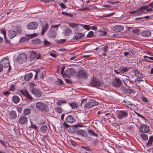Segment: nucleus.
Instances as JSON below:
<instances>
[{
	"label": "nucleus",
	"instance_id": "nucleus-62",
	"mask_svg": "<svg viewBox=\"0 0 153 153\" xmlns=\"http://www.w3.org/2000/svg\"><path fill=\"white\" fill-rule=\"evenodd\" d=\"M100 34L101 35H105L106 33H107V32H106L105 31H100Z\"/></svg>",
	"mask_w": 153,
	"mask_h": 153
},
{
	"label": "nucleus",
	"instance_id": "nucleus-31",
	"mask_svg": "<svg viewBox=\"0 0 153 153\" xmlns=\"http://www.w3.org/2000/svg\"><path fill=\"white\" fill-rule=\"evenodd\" d=\"M68 104L70 105L72 109L77 108L78 107V104L76 103L72 102L69 103Z\"/></svg>",
	"mask_w": 153,
	"mask_h": 153
},
{
	"label": "nucleus",
	"instance_id": "nucleus-1",
	"mask_svg": "<svg viewBox=\"0 0 153 153\" xmlns=\"http://www.w3.org/2000/svg\"><path fill=\"white\" fill-rule=\"evenodd\" d=\"M86 99H83L81 103V105L82 106L84 103H85L84 105L85 110L88 109L89 108L92 107L97 105L98 104V102L95 100L91 99L87 103L85 104L87 102Z\"/></svg>",
	"mask_w": 153,
	"mask_h": 153
},
{
	"label": "nucleus",
	"instance_id": "nucleus-32",
	"mask_svg": "<svg viewBox=\"0 0 153 153\" xmlns=\"http://www.w3.org/2000/svg\"><path fill=\"white\" fill-rule=\"evenodd\" d=\"M66 103L67 102L66 101L64 100H60L56 102V104L58 106H60L64 104H66Z\"/></svg>",
	"mask_w": 153,
	"mask_h": 153
},
{
	"label": "nucleus",
	"instance_id": "nucleus-10",
	"mask_svg": "<svg viewBox=\"0 0 153 153\" xmlns=\"http://www.w3.org/2000/svg\"><path fill=\"white\" fill-rule=\"evenodd\" d=\"M38 26V25L37 23L33 22L29 23L27 25V27L30 30H34Z\"/></svg>",
	"mask_w": 153,
	"mask_h": 153
},
{
	"label": "nucleus",
	"instance_id": "nucleus-64",
	"mask_svg": "<svg viewBox=\"0 0 153 153\" xmlns=\"http://www.w3.org/2000/svg\"><path fill=\"white\" fill-rule=\"evenodd\" d=\"M142 78H137V81L138 83H140L141 81H143V80L142 79Z\"/></svg>",
	"mask_w": 153,
	"mask_h": 153
},
{
	"label": "nucleus",
	"instance_id": "nucleus-52",
	"mask_svg": "<svg viewBox=\"0 0 153 153\" xmlns=\"http://www.w3.org/2000/svg\"><path fill=\"white\" fill-rule=\"evenodd\" d=\"M62 13L63 14H65L67 16H69L70 17H72L73 16V15L71 14H70L67 13H65L63 11L62 12Z\"/></svg>",
	"mask_w": 153,
	"mask_h": 153
},
{
	"label": "nucleus",
	"instance_id": "nucleus-33",
	"mask_svg": "<svg viewBox=\"0 0 153 153\" xmlns=\"http://www.w3.org/2000/svg\"><path fill=\"white\" fill-rule=\"evenodd\" d=\"M153 141V136H152L150 137L149 138V140L146 144L147 145H148L149 146H151L152 143Z\"/></svg>",
	"mask_w": 153,
	"mask_h": 153
},
{
	"label": "nucleus",
	"instance_id": "nucleus-59",
	"mask_svg": "<svg viewBox=\"0 0 153 153\" xmlns=\"http://www.w3.org/2000/svg\"><path fill=\"white\" fill-rule=\"evenodd\" d=\"M77 128V126L76 125H74L72 127H71L70 128L72 129L73 131H75L76 129Z\"/></svg>",
	"mask_w": 153,
	"mask_h": 153
},
{
	"label": "nucleus",
	"instance_id": "nucleus-40",
	"mask_svg": "<svg viewBox=\"0 0 153 153\" xmlns=\"http://www.w3.org/2000/svg\"><path fill=\"white\" fill-rule=\"evenodd\" d=\"M55 111L57 113H61L62 112V109L60 107H56L55 108Z\"/></svg>",
	"mask_w": 153,
	"mask_h": 153
},
{
	"label": "nucleus",
	"instance_id": "nucleus-17",
	"mask_svg": "<svg viewBox=\"0 0 153 153\" xmlns=\"http://www.w3.org/2000/svg\"><path fill=\"white\" fill-rule=\"evenodd\" d=\"M18 59L19 61L25 62L27 60L26 55L25 53H22L19 55Z\"/></svg>",
	"mask_w": 153,
	"mask_h": 153
},
{
	"label": "nucleus",
	"instance_id": "nucleus-36",
	"mask_svg": "<svg viewBox=\"0 0 153 153\" xmlns=\"http://www.w3.org/2000/svg\"><path fill=\"white\" fill-rule=\"evenodd\" d=\"M23 112L25 115H27L29 114L30 113L31 111L30 109L27 108L25 109Z\"/></svg>",
	"mask_w": 153,
	"mask_h": 153
},
{
	"label": "nucleus",
	"instance_id": "nucleus-11",
	"mask_svg": "<svg viewBox=\"0 0 153 153\" xmlns=\"http://www.w3.org/2000/svg\"><path fill=\"white\" fill-rule=\"evenodd\" d=\"M85 36V34L81 33L75 32L73 36L74 40H78L81 39Z\"/></svg>",
	"mask_w": 153,
	"mask_h": 153
},
{
	"label": "nucleus",
	"instance_id": "nucleus-7",
	"mask_svg": "<svg viewBox=\"0 0 153 153\" xmlns=\"http://www.w3.org/2000/svg\"><path fill=\"white\" fill-rule=\"evenodd\" d=\"M91 85L93 87H97L102 86V84L100 82V80L98 79L94 78L91 83Z\"/></svg>",
	"mask_w": 153,
	"mask_h": 153
},
{
	"label": "nucleus",
	"instance_id": "nucleus-58",
	"mask_svg": "<svg viewBox=\"0 0 153 153\" xmlns=\"http://www.w3.org/2000/svg\"><path fill=\"white\" fill-rule=\"evenodd\" d=\"M65 81L66 82L68 83H71L72 82V81L68 79H65Z\"/></svg>",
	"mask_w": 153,
	"mask_h": 153
},
{
	"label": "nucleus",
	"instance_id": "nucleus-28",
	"mask_svg": "<svg viewBox=\"0 0 153 153\" xmlns=\"http://www.w3.org/2000/svg\"><path fill=\"white\" fill-rule=\"evenodd\" d=\"M10 117L11 119L16 118L17 116L15 111H12L10 112Z\"/></svg>",
	"mask_w": 153,
	"mask_h": 153
},
{
	"label": "nucleus",
	"instance_id": "nucleus-30",
	"mask_svg": "<svg viewBox=\"0 0 153 153\" xmlns=\"http://www.w3.org/2000/svg\"><path fill=\"white\" fill-rule=\"evenodd\" d=\"M19 98L18 96L14 95L13 96V101L15 103H17L19 101Z\"/></svg>",
	"mask_w": 153,
	"mask_h": 153
},
{
	"label": "nucleus",
	"instance_id": "nucleus-60",
	"mask_svg": "<svg viewBox=\"0 0 153 153\" xmlns=\"http://www.w3.org/2000/svg\"><path fill=\"white\" fill-rule=\"evenodd\" d=\"M82 148L83 149L87 151H89L90 150V148L88 146H82Z\"/></svg>",
	"mask_w": 153,
	"mask_h": 153
},
{
	"label": "nucleus",
	"instance_id": "nucleus-24",
	"mask_svg": "<svg viewBox=\"0 0 153 153\" xmlns=\"http://www.w3.org/2000/svg\"><path fill=\"white\" fill-rule=\"evenodd\" d=\"M33 74L32 73H27L26 74L24 77V79L26 81H29L32 77Z\"/></svg>",
	"mask_w": 153,
	"mask_h": 153
},
{
	"label": "nucleus",
	"instance_id": "nucleus-50",
	"mask_svg": "<svg viewBox=\"0 0 153 153\" xmlns=\"http://www.w3.org/2000/svg\"><path fill=\"white\" fill-rule=\"evenodd\" d=\"M79 10L82 11V12H84V11H87L90 10V9L88 7H84L82 9H79Z\"/></svg>",
	"mask_w": 153,
	"mask_h": 153
},
{
	"label": "nucleus",
	"instance_id": "nucleus-42",
	"mask_svg": "<svg viewBox=\"0 0 153 153\" xmlns=\"http://www.w3.org/2000/svg\"><path fill=\"white\" fill-rule=\"evenodd\" d=\"M129 13L130 14H134L137 15H138L140 13L139 12L138 9L133 11H130Z\"/></svg>",
	"mask_w": 153,
	"mask_h": 153
},
{
	"label": "nucleus",
	"instance_id": "nucleus-51",
	"mask_svg": "<svg viewBox=\"0 0 153 153\" xmlns=\"http://www.w3.org/2000/svg\"><path fill=\"white\" fill-rule=\"evenodd\" d=\"M133 71L136 76H137V75H138V74L140 73L139 71H138L137 69H136L135 68H134V69L133 70Z\"/></svg>",
	"mask_w": 153,
	"mask_h": 153
},
{
	"label": "nucleus",
	"instance_id": "nucleus-21",
	"mask_svg": "<svg viewBox=\"0 0 153 153\" xmlns=\"http://www.w3.org/2000/svg\"><path fill=\"white\" fill-rule=\"evenodd\" d=\"M76 134L78 135H82V136L86 137L88 134L86 131L83 130H79L76 132Z\"/></svg>",
	"mask_w": 153,
	"mask_h": 153
},
{
	"label": "nucleus",
	"instance_id": "nucleus-15",
	"mask_svg": "<svg viewBox=\"0 0 153 153\" xmlns=\"http://www.w3.org/2000/svg\"><path fill=\"white\" fill-rule=\"evenodd\" d=\"M113 85L115 87H119L121 84V82L119 78H115L113 81Z\"/></svg>",
	"mask_w": 153,
	"mask_h": 153
},
{
	"label": "nucleus",
	"instance_id": "nucleus-20",
	"mask_svg": "<svg viewBox=\"0 0 153 153\" xmlns=\"http://www.w3.org/2000/svg\"><path fill=\"white\" fill-rule=\"evenodd\" d=\"M124 27L122 26L119 25L114 26L113 28V30L117 32H119L122 31L124 30Z\"/></svg>",
	"mask_w": 153,
	"mask_h": 153
},
{
	"label": "nucleus",
	"instance_id": "nucleus-41",
	"mask_svg": "<svg viewBox=\"0 0 153 153\" xmlns=\"http://www.w3.org/2000/svg\"><path fill=\"white\" fill-rule=\"evenodd\" d=\"M68 25L69 26L72 28H74L77 26L80 25V24H77L74 23H70L68 24Z\"/></svg>",
	"mask_w": 153,
	"mask_h": 153
},
{
	"label": "nucleus",
	"instance_id": "nucleus-27",
	"mask_svg": "<svg viewBox=\"0 0 153 153\" xmlns=\"http://www.w3.org/2000/svg\"><path fill=\"white\" fill-rule=\"evenodd\" d=\"M41 132L43 133H46L48 130V127L46 125H43L40 128Z\"/></svg>",
	"mask_w": 153,
	"mask_h": 153
},
{
	"label": "nucleus",
	"instance_id": "nucleus-6",
	"mask_svg": "<svg viewBox=\"0 0 153 153\" xmlns=\"http://www.w3.org/2000/svg\"><path fill=\"white\" fill-rule=\"evenodd\" d=\"M1 65L4 68H7L9 67V70H10V68H11L10 66V62L8 58L5 57L3 58L1 61Z\"/></svg>",
	"mask_w": 153,
	"mask_h": 153
},
{
	"label": "nucleus",
	"instance_id": "nucleus-34",
	"mask_svg": "<svg viewBox=\"0 0 153 153\" xmlns=\"http://www.w3.org/2000/svg\"><path fill=\"white\" fill-rule=\"evenodd\" d=\"M88 133L91 135H92L94 136L97 137V135L96 134L95 132L92 130L88 129Z\"/></svg>",
	"mask_w": 153,
	"mask_h": 153
},
{
	"label": "nucleus",
	"instance_id": "nucleus-44",
	"mask_svg": "<svg viewBox=\"0 0 153 153\" xmlns=\"http://www.w3.org/2000/svg\"><path fill=\"white\" fill-rule=\"evenodd\" d=\"M132 90L129 89H126L124 93L126 94H129L132 92Z\"/></svg>",
	"mask_w": 153,
	"mask_h": 153
},
{
	"label": "nucleus",
	"instance_id": "nucleus-29",
	"mask_svg": "<svg viewBox=\"0 0 153 153\" xmlns=\"http://www.w3.org/2000/svg\"><path fill=\"white\" fill-rule=\"evenodd\" d=\"M48 24H47V23H46L45 25L43 26L42 29V32L41 33L42 35L44 34L48 29Z\"/></svg>",
	"mask_w": 153,
	"mask_h": 153
},
{
	"label": "nucleus",
	"instance_id": "nucleus-13",
	"mask_svg": "<svg viewBox=\"0 0 153 153\" xmlns=\"http://www.w3.org/2000/svg\"><path fill=\"white\" fill-rule=\"evenodd\" d=\"M36 105L37 108L42 111L44 110L46 107L45 104L41 102H38L36 103Z\"/></svg>",
	"mask_w": 153,
	"mask_h": 153
},
{
	"label": "nucleus",
	"instance_id": "nucleus-38",
	"mask_svg": "<svg viewBox=\"0 0 153 153\" xmlns=\"http://www.w3.org/2000/svg\"><path fill=\"white\" fill-rule=\"evenodd\" d=\"M141 137L145 140H147L148 139L147 135L145 134H140Z\"/></svg>",
	"mask_w": 153,
	"mask_h": 153
},
{
	"label": "nucleus",
	"instance_id": "nucleus-55",
	"mask_svg": "<svg viewBox=\"0 0 153 153\" xmlns=\"http://www.w3.org/2000/svg\"><path fill=\"white\" fill-rule=\"evenodd\" d=\"M0 143L4 146L6 147V146L5 145V142L3 140H2L0 139Z\"/></svg>",
	"mask_w": 153,
	"mask_h": 153
},
{
	"label": "nucleus",
	"instance_id": "nucleus-46",
	"mask_svg": "<svg viewBox=\"0 0 153 153\" xmlns=\"http://www.w3.org/2000/svg\"><path fill=\"white\" fill-rule=\"evenodd\" d=\"M135 113L138 115V116L140 117L144 120H145V122H146V121L147 120L144 116L136 112L135 111Z\"/></svg>",
	"mask_w": 153,
	"mask_h": 153
},
{
	"label": "nucleus",
	"instance_id": "nucleus-18",
	"mask_svg": "<svg viewBox=\"0 0 153 153\" xmlns=\"http://www.w3.org/2000/svg\"><path fill=\"white\" fill-rule=\"evenodd\" d=\"M75 119L71 115H68L66 118V122L70 123L74 122Z\"/></svg>",
	"mask_w": 153,
	"mask_h": 153
},
{
	"label": "nucleus",
	"instance_id": "nucleus-61",
	"mask_svg": "<svg viewBox=\"0 0 153 153\" xmlns=\"http://www.w3.org/2000/svg\"><path fill=\"white\" fill-rule=\"evenodd\" d=\"M60 6H61V7L63 9H65L66 8V6L63 3H61L60 4Z\"/></svg>",
	"mask_w": 153,
	"mask_h": 153
},
{
	"label": "nucleus",
	"instance_id": "nucleus-54",
	"mask_svg": "<svg viewBox=\"0 0 153 153\" xmlns=\"http://www.w3.org/2000/svg\"><path fill=\"white\" fill-rule=\"evenodd\" d=\"M126 89V88L125 87L122 86L121 87L120 91L122 93H124Z\"/></svg>",
	"mask_w": 153,
	"mask_h": 153
},
{
	"label": "nucleus",
	"instance_id": "nucleus-19",
	"mask_svg": "<svg viewBox=\"0 0 153 153\" xmlns=\"http://www.w3.org/2000/svg\"><path fill=\"white\" fill-rule=\"evenodd\" d=\"M21 92L22 94L25 96L28 100H31L33 99L27 90H21Z\"/></svg>",
	"mask_w": 153,
	"mask_h": 153
},
{
	"label": "nucleus",
	"instance_id": "nucleus-53",
	"mask_svg": "<svg viewBox=\"0 0 153 153\" xmlns=\"http://www.w3.org/2000/svg\"><path fill=\"white\" fill-rule=\"evenodd\" d=\"M140 30L138 29H136L132 30L133 32L135 34H137L140 32Z\"/></svg>",
	"mask_w": 153,
	"mask_h": 153
},
{
	"label": "nucleus",
	"instance_id": "nucleus-14",
	"mask_svg": "<svg viewBox=\"0 0 153 153\" xmlns=\"http://www.w3.org/2000/svg\"><path fill=\"white\" fill-rule=\"evenodd\" d=\"M72 30L68 27H66L64 30L62 34L65 36H69L71 34Z\"/></svg>",
	"mask_w": 153,
	"mask_h": 153
},
{
	"label": "nucleus",
	"instance_id": "nucleus-56",
	"mask_svg": "<svg viewBox=\"0 0 153 153\" xmlns=\"http://www.w3.org/2000/svg\"><path fill=\"white\" fill-rule=\"evenodd\" d=\"M115 14L114 13H110V14H107L104 17H109L111 16H112L113 15Z\"/></svg>",
	"mask_w": 153,
	"mask_h": 153
},
{
	"label": "nucleus",
	"instance_id": "nucleus-16",
	"mask_svg": "<svg viewBox=\"0 0 153 153\" xmlns=\"http://www.w3.org/2000/svg\"><path fill=\"white\" fill-rule=\"evenodd\" d=\"M140 130L141 132L148 133L149 131V127L144 124L141 125Z\"/></svg>",
	"mask_w": 153,
	"mask_h": 153
},
{
	"label": "nucleus",
	"instance_id": "nucleus-26",
	"mask_svg": "<svg viewBox=\"0 0 153 153\" xmlns=\"http://www.w3.org/2000/svg\"><path fill=\"white\" fill-rule=\"evenodd\" d=\"M27 37H25L26 40H27L30 39L34 37H36L37 36V34L36 33H33V34H29L26 35Z\"/></svg>",
	"mask_w": 153,
	"mask_h": 153
},
{
	"label": "nucleus",
	"instance_id": "nucleus-63",
	"mask_svg": "<svg viewBox=\"0 0 153 153\" xmlns=\"http://www.w3.org/2000/svg\"><path fill=\"white\" fill-rule=\"evenodd\" d=\"M108 47V46L107 45H106L103 47V49L104 52H106L108 51L107 50Z\"/></svg>",
	"mask_w": 153,
	"mask_h": 153
},
{
	"label": "nucleus",
	"instance_id": "nucleus-45",
	"mask_svg": "<svg viewBox=\"0 0 153 153\" xmlns=\"http://www.w3.org/2000/svg\"><path fill=\"white\" fill-rule=\"evenodd\" d=\"M66 41L65 39H60L56 41L57 43L60 44L64 43Z\"/></svg>",
	"mask_w": 153,
	"mask_h": 153
},
{
	"label": "nucleus",
	"instance_id": "nucleus-23",
	"mask_svg": "<svg viewBox=\"0 0 153 153\" xmlns=\"http://www.w3.org/2000/svg\"><path fill=\"white\" fill-rule=\"evenodd\" d=\"M141 35L144 37H149L150 36L151 33L148 30H144L141 33Z\"/></svg>",
	"mask_w": 153,
	"mask_h": 153
},
{
	"label": "nucleus",
	"instance_id": "nucleus-8",
	"mask_svg": "<svg viewBox=\"0 0 153 153\" xmlns=\"http://www.w3.org/2000/svg\"><path fill=\"white\" fill-rule=\"evenodd\" d=\"M30 92L37 97H39L42 95L41 91L37 88H31L30 89Z\"/></svg>",
	"mask_w": 153,
	"mask_h": 153
},
{
	"label": "nucleus",
	"instance_id": "nucleus-22",
	"mask_svg": "<svg viewBox=\"0 0 153 153\" xmlns=\"http://www.w3.org/2000/svg\"><path fill=\"white\" fill-rule=\"evenodd\" d=\"M8 35L9 37L11 38L12 39L15 36L16 33V31H13L12 30H8Z\"/></svg>",
	"mask_w": 153,
	"mask_h": 153
},
{
	"label": "nucleus",
	"instance_id": "nucleus-2",
	"mask_svg": "<svg viewBox=\"0 0 153 153\" xmlns=\"http://www.w3.org/2000/svg\"><path fill=\"white\" fill-rule=\"evenodd\" d=\"M60 24L52 25L48 32V36L50 38H55L57 34L56 32L58 30Z\"/></svg>",
	"mask_w": 153,
	"mask_h": 153
},
{
	"label": "nucleus",
	"instance_id": "nucleus-49",
	"mask_svg": "<svg viewBox=\"0 0 153 153\" xmlns=\"http://www.w3.org/2000/svg\"><path fill=\"white\" fill-rule=\"evenodd\" d=\"M93 36V32L92 31H90L87 35V36L88 37H91Z\"/></svg>",
	"mask_w": 153,
	"mask_h": 153
},
{
	"label": "nucleus",
	"instance_id": "nucleus-37",
	"mask_svg": "<svg viewBox=\"0 0 153 153\" xmlns=\"http://www.w3.org/2000/svg\"><path fill=\"white\" fill-rule=\"evenodd\" d=\"M80 25L81 27H82L84 29L87 30H89V29L90 28V26L89 25L80 24Z\"/></svg>",
	"mask_w": 153,
	"mask_h": 153
},
{
	"label": "nucleus",
	"instance_id": "nucleus-48",
	"mask_svg": "<svg viewBox=\"0 0 153 153\" xmlns=\"http://www.w3.org/2000/svg\"><path fill=\"white\" fill-rule=\"evenodd\" d=\"M146 6L147 7V8H146V11L147 12H149L151 11H152L153 10L152 9V8L149 6V5H146Z\"/></svg>",
	"mask_w": 153,
	"mask_h": 153
},
{
	"label": "nucleus",
	"instance_id": "nucleus-35",
	"mask_svg": "<svg viewBox=\"0 0 153 153\" xmlns=\"http://www.w3.org/2000/svg\"><path fill=\"white\" fill-rule=\"evenodd\" d=\"M147 8V7L146 6H142L138 9L139 12H141V13H143L144 12H143V11L145 10H146Z\"/></svg>",
	"mask_w": 153,
	"mask_h": 153
},
{
	"label": "nucleus",
	"instance_id": "nucleus-5",
	"mask_svg": "<svg viewBox=\"0 0 153 153\" xmlns=\"http://www.w3.org/2000/svg\"><path fill=\"white\" fill-rule=\"evenodd\" d=\"M76 73L75 71L72 68H69L66 69L64 73V75L67 77L73 76Z\"/></svg>",
	"mask_w": 153,
	"mask_h": 153
},
{
	"label": "nucleus",
	"instance_id": "nucleus-47",
	"mask_svg": "<svg viewBox=\"0 0 153 153\" xmlns=\"http://www.w3.org/2000/svg\"><path fill=\"white\" fill-rule=\"evenodd\" d=\"M44 43L45 46H49L51 44L50 42L46 39L44 40Z\"/></svg>",
	"mask_w": 153,
	"mask_h": 153
},
{
	"label": "nucleus",
	"instance_id": "nucleus-43",
	"mask_svg": "<svg viewBox=\"0 0 153 153\" xmlns=\"http://www.w3.org/2000/svg\"><path fill=\"white\" fill-rule=\"evenodd\" d=\"M85 116V114L83 113V114H82L81 116L80 117V120L81 121L82 120L84 122L86 121V119L85 117H84Z\"/></svg>",
	"mask_w": 153,
	"mask_h": 153
},
{
	"label": "nucleus",
	"instance_id": "nucleus-9",
	"mask_svg": "<svg viewBox=\"0 0 153 153\" xmlns=\"http://www.w3.org/2000/svg\"><path fill=\"white\" fill-rule=\"evenodd\" d=\"M128 115V114L127 112L123 111H121L118 112L117 114V117L119 119H121L127 117Z\"/></svg>",
	"mask_w": 153,
	"mask_h": 153
},
{
	"label": "nucleus",
	"instance_id": "nucleus-57",
	"mask_svg": "<svg viewBox=\"0 0 153 153\" xmlns=\"http://www.w3.org/2000/svg\"><path fill=\"white\" fill-rule=\"evenodd\" d=\"M128 105L132 106L133 105H133L132 103L131 102H130L127 101L126 102V105L127 106Z\"/></svg>",
	"mask_w": 153,
	"mask_h": 153
},
{
	"label": "nucleus",
	"instance_id": "nucleus-4",
	"mask_svg": "<svg viewBox=\"0 0 153 153\" xmlns=\"http://www.w3.org/2000/svg\"><path fill=\"white\" fill-rule=\"evenodd\" d=\"M87 73L82 70H79L76 74V76L78 78H85L87 77Z\"/></svg>",
	"mask_w": 153,
	"mask_h": 153
},
{
	"label": "nucleus",
	"instance_id": "nucleus-3",
	"mask_svg": "<svg viewBox=\"0 0 153 153\" xmlns=\"http://www.w3.org/2000/svg\"><path fill=\"white\" fill-rule=\"evenodd\" d=\"M122 79L125 85L129 88L131 87V81L128 77L126 76L123 75Z\"/></svg>",
	"mask_w": 153,
	"mask_h": 153
},
{
	"label": "nucleus",
	"instance_id": "nucleus-39",
	"mask_svg": "<svg viewBox=\"0 0 153 153\" xmlns=\"http://www.w3.org/2000/svg\"><path fill=\"white\" fill-rule=\"evenodd\" d=\"M37 53L33 51H32L31 53V58L34 59L35 58L37 55Z\"/></svg>",
	"mask_w": 153,
	"mask_h": 153
},
{
	"label": "nucleus",
	"instance_id": "nucleus-25",
	"mask_svg": "<svg viewBox=\"0 0 153 153\" xmlns=\"http://www.w3.org/2000/svg\"><path fill=\"white\" fill-rule=\"evenodd\" d=\"M118 69L122 73H124L128 71V68L127 67L120 66L118 68Z\"/></svg>",
	"mask_w": 153,
	"mask_h": 153
},
{
	"label": "nucleus",
	"instance_id": "nucleus-12",
	"mask_svg": "<svg viewBox=\"0 0 153 153\" xmlns=\"http://www.w3.org/2000/svg\"><path fill=\"white\" fill-rule=\"evenodd\" d=\"M19 123L22 125L27 124V118L24 116H22L18 120Z\"/></svg>",
	"mask_w": 153,
	"mask_h": 153
}]
</instances>
